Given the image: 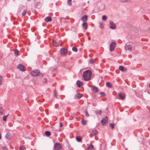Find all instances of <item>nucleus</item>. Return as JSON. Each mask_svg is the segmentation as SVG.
Segmentation results:
<instances>
[{
  "label": "nucleus",
  "mask_w": 150,
  "mask_h": 150,
  "mask_svg": "<svg viewBox=\"0 0 150 150\" xmlns=\"http://www.w3.org/2000/svg\"><path fill=\"white\" fill-rule=\"evenodd\" d=\"M92 73L90 70H88L84 72L83 74V77L85 81H88L91 79V76Z\"/></svg>",
  "instance_id": "f257e3e1"
},
{
  "label": "nucleus",
  "mask_w": 150,
  "mask_h": 150,
  "mask_svg": "<svg viewBox=\"0 0 150 150\" xmlns=\"http://www.w3.org/2000/svg\"><path fill=\"white\" fill-rule=\"evenodd\" d=\"M40 74V71L38 70H34L31 73V75L34 77L39 76Z\"/></svg>",
  "instance_id": "f03ea898"
},
{
  "label": "nucleus",
  "mask_w": 150,
  "mask_h": 150,
  "mask_svg": "<svg viewBox=\"0 0 150 150\" xmlns=\"http://www.w3.org/2000/svg\"><path fill=\"white\" fill-rule=\"evenodd\" d=\"M61 148V146L60 143H56L54 144V150H59Z\"/></svg>",
  "instance_id": "7ed1b4c3"
},
{
  "label": "nucleus",
  "mask_w": 150,
  "mask_h": 150,
  "mask_svg": "<svg viewBox=\"0 0 150 150\" xmlns=\"http://www.w3.org/2000/svg\"><path fill=\"white\" fill-rule=\"evenodd\" d=\"M60 52L62 55L65 56L67 54V49L65 48H62L60 50Z\"/></svg>",
  "instance_id": "20e7f679"
},
{
  "label": "nucleus",
  "mask_w": 150,
  "mask_h": 150,
  "mask_svg": "<svg viewBox=\"0 0 150 150\" xmlns=\"http://www.w3.org/2000/svg\"><path fill=\"white\" fill-rule=\"evenodd\" d=\"M101 122L102 124L103 125H105L108 122V118L107 117L105 116L104 118H103Z\"/></svg>",
  "instance_id": "39448f33"
},
{
  "label": "nucleus",
  "mask_w": 150,
  "mask_h": 150,
  "mask_svg": "<svg viewBox=\"0 0 150 150\" xmlns=\"http://www.w3.org/2000/svg\"><path fill=\"white\" fill-rule=\"evenodd\" d=\"M18 68L22 71H24L26 70V69L25 66L21 64H19L18 66Z\"/></svg>",
  "instance_id": "423d86ee"
},
{
  "label": "nucleus",
  "mask_w": 150,
  "mask_h": 150,
  "mask_svg": "<svg viewBox=\"0 0 150 150\" xmlns=\"http://www.w3.org/2000/svg\"><path fill=\"white\" fill-rule=\"evenodd\" d=\"M115 45V43L114 42H112L110 43V50L111 51H113L114 49Z\"/></svg>",
  "instance_id": "0eeeda50"
},
{
  "label": "nucleus",
  "mask_w": 150,
  "mask_h": 150,
  "mask_svg": "<svg viewBox=\"0 0 150 150\" xmlns=\"http://www.w3.org/2000/svg\"><path fill=\"white\" fill-rule=\"evenodd\" d=\"M110 27L111 29H114L116 28L115 25L112 21H109Z\"/></svg>",
  "instance_id": "6e6552de"
},
{
  "label": "nucleus",
  "mask_w": 150,
  "mask_h": 150,
  "mask_svg": "<svg viewBox=\"0 0 150 150\" xmlns=\"http://www.w3.org/2000/svg\"><path fill=\"white\" fill-rule=\"evenodd\" d=\"M119 99L122 100L124 99L125 98V95L123 93H119L118 94Z\"/></svg>",
  "instance_id": "1a4fd4ad"
},
{
  "label": "nucleus",
  "mask_w": 150,
  "mask_h": 150,
  "mask_svg": "<svg viewBox=\"0 0 150 150\" xmlns=\"http://www.w3.org/2000/svg\"><path fill=\"white\" fill-rule=\"evenodd\" d=\"M132 47L128 44H126L125 46V49L126 50H127L130 51L132 50Z\"/></svg>",
  "instance_id": "9d476101"
},
{
  "label": "nucleus",
  "mask_w": 150,
  "mask_h": 150,
  "mask_svg": "<svg viewBox=\"0 0 150 150\" xmlns=\"http://www.w3.org/2000/svg\"><path fill=\"white\" fill-rule=\"evenodd\" d=\"M82 95L80 93H76L74 96L75 99H79L82 97Z\"/></svg>",
  "instance_id": "9b49d317"
},
{
  "label": "nucleus",
  "mask_w": 150,
  "mask_h": 150,
  "mask_svg": "<svg viewBox=\"0 0 150 150\" xmlns=\"http://www.w3.org/2000/svg\"><path fill=\"white\" fill-rule=\"evenodd\" d=\"M81 20L83 22H86L87 20V16L86 15L83 16L81 17Z\"/></svg>",
  "instance_id": "f8f14e48"
},
{
  "label": "nucleus",
  "mask_w": 150,
  "mask_h": 150,
  "mask_svg": "<svg viewBox=\"0 0 150 150\" xmlns=\"http://www.w3.org/2000/svg\"><path fill=\"white\" fill-rule=\"evenodd\" d=\"M87 146L88 147V150H93L94 149L93 146L90 144H87Z\"/></svg>",
  "instance_id": "ddd939ff"
},
{
  "label": "nucleus",
  "mask_w": 150,
  "mask_h": 150,
  "mask_svg": "<svg viewBox=\"0 0 150 150\" xmlns=\"http://www.w3.org/2000/svg\"><path fill=\"white\" fill-rule=\"evenodd\" d=\"M52 43L53 45L56 47H57L59 46V44L57 41L55 40H53L52 41Z\"/></svg>",
  "instance_id": "4468645a"
},
{
  "label": "nucleus",
  "mask_w": 150,
  "mask_h": 150,
  "mask_svg": "<svg viewBox=\"0 0 150 150\" xmlns=\"http://www.w3.org/2000/svg\"><path fill=\"white\" fill-rule=\"evenodd\" d=\"M76 84L77 86L80 87L83 85V83L82 82L78 80L76 82Z\"/></svg>",
  "instance_id": "2eb2a0df"
},
{
  "label": "nucleus",
  "mask_w": 150,
  "mask_h": 150,
  "mask_svg": "<svg viewBox=\"0 0 150 150\" xmlns=\"http://www.w3.org/2000/svg\"><path fill=\"white\" fill-rule=\"evenodd\" d=\"M105 5L104 4H101L99 7V9L100 10H103L105 9Z\"/></svg>",
  "instance_id": "dca6fc26"
},
{
  "label": "nucleus",
  "mask_w": 150,
  "mask_h": 150,
  "mask_svg": "<svg viewBox=\"0 0 150 150\" xmlns=\"http://www.w3.org/2000/svg\"><path fill=\"white\" fill-rule=\"evenodd\" d=\"M45 21L46 22L50 21H52L51 18L50 17L48 16L46 17L45 19Z\"/></svg>",
  "instance_id": "f3484780"
},
{
  "label": "nucleus",
  "mask_w": 150,
  "mask_h": 150,
  "mask_svg": "<svg viewBox=\"0 0 150 150\" xmlns=\"http://www.w3.org/2000/svg\"><path fill=\"white\" fill-rule=\"evenodd\" d=\"M119 69L120 70L122 71H125L126 70V68H124L122 66H120Z\"/></svg>",
  "instance_id": "a211bd4d"
},
{
  "label": "nucleus",
  "mask_w": 150,
  "mask_h": 150,
  "mask_svg": "<svg viewBox=\"0 0 150 150\" xmlns=\"http://www.w3.org/2000/svg\"><path fill=\"white\" fill-rule=\"evenodd\" d=\"M5 137L7 139H10L11 137V134L10 133H7L5 136Z\"/></svg>",
  "instance_id": "6ab92c4d"
},
{
  "label": "nucleus",
  "mask_w": 150,
  "mask_h": 150,
  "mask_svg": "<svg viewBox=\"0 0 150 150\" xmlns=\"http://www.w3.org/2000/svg\"><path fill=\"white\" fill-rule=\"evenodd\" d=\"M92 90L93 91H94L95 92H97L98 90L97 88L95 86H94L92 88Z\"/></svg>",
  "instance_id": "aec40b11"
},
{
  "label": "nucleus",
  "mask_w": 150,
  "mask_h": 150,
  "mask_svg": "<svg viewBox=\"0 0 150 150\" xmlns=\"http://www.w3.org/2000/svg\"><path fill=\"white\" fill-rule=\"evenodd\" d=\"M82 25L83 26L85 29H87V25L86 22H83Z\"/></svg>",
  "instance_id": "412c9836"
},
{
  "label": "nucleus",
  "mask_w": 150,
  "mask_h": 150,
  "mask_svg": "<svg viewBox=\"0 0 150 150\" xmlns=\"http://www.w3.org/2000/svg\"><path fill=\"white\" fill-rule=\"evenodd\" d=\"M45 135L47 136H49L51 134V133L49 131H46L45 132Z\"/></svg>",
  "instance_id": "4be33fe9"
},
{
  "label": "nucleus",
  "mask_w": 150,
  "mask_h": 150,
  "mask_svg": "<svg viewBox=\"0 0 150 150\" xmlns=\"http://www.w3.org/2000/svg\"><path fill=\"white\" fill-rule=\"evenodd\" d=\"M106 86L109 88H110L112 87L111 84L109 82H107L106 83Z\"/></svg>",
  "instance_id": "5701e85b"
},
{
  "label": "nucleus",
  "mask_w": 150,
  "mask_h": 150,
  "mask_svg": "<svg viewBox=\"0 0 150 150\" xmlns=\"http://www.w3.org/2000/svg\"><path fill=\"white\" fill-rule=\"evenodd\" d=\"M0 148H1L2 150H7V148L6 146H2L0 145Z\"/></svg>",
  "instance_id": "b1692460"
},
{
  "label": "nucleus",
  "mask_w": 150,
  "mask_h": 150,
  "mask_svg": "<svg viewBox=\"0 0 150 150\" xmlns=\"http://www.w3.org/2000/svg\"><path fill=\"white\" fill-rule=\"evenodd\" d=\"M76 140L78 142H80L81 140V138L79 137H77L76 138Z\"/></svg>",
  "instance_id": "393cba45"
},
{
  "label": "nucleus",
  "mask_w": 150,
  "mask_h": 150,
  "mask_svg": "<svg viewBox=\"0 0 150 150\" xmlns=\"http://www.w3.org/2000/svg\"><path fill=\"white\" fill-rule=\"evenodd\" d=\"M101 110H98L96 111V114L97 115H100L101 114Z\"/></svg>",
  "instance_id": "a878e982"
},
{
  "label": "nucleus",
  "mask_w": 150,
  "mask_h": 150,
  "mask_svg": "<svg viewBox=\"0 0 150 150\" xmlns=\"http://www.w3.org/2000/svg\"><path fill=\"white\" fill-rule=\"evenodd\" d=\"M102 19L103 21H106L107 19V17L105 15H103L102 17Z\"/></svg>",
  "instance_id": "bb28decb"
},
{
  "label": "nucleus",
  "mask_w": 150,
  "mask_h": 150,
  "mask_svg": "<svg viewBox=\"0 0 150 150\" xmlns=\"http://www.w3.org/2000/svg\"><path fill=\"white\" fill-rule=\"evenodd\" d=\"M4 110L3 109L1 108H0V115H1L3 114V111Z\"/></svg>",
  "instance_id": "cd10ccee"
},
{
  "label": "nucleus",
  "mask_w": 150,
  "mask_h": 150,
  "mask_svg": "<svg viewBox=\"0 0 150 150\" xmlns=\"http://www.w3.org/2000/svg\"><path fill=\"white\" fill-rule=\"evenodd\" d=\"M84 115L86 117H88L89 116V115L88 112L86 111H84Z\"/></svg>",
  "instance_id": "c85d7f7f"
},
{
  "label": "nucleus",
  "mask_w": 150,
  "mask_h": 150,
  "mask_svg": "<svg viewBox=\"0 0 150 150\" xmlns=\"http://www.w3.org/2000/svg\"><path fill=\"white\" fill-rule=\"evenodd\" d=\"M81 122L83 125H85L86 124V121L84 120H81Z\"/></svg>",
  "instance_id": "c756f323"
},
{
  "label": "nucleus",
  "mask_w": 150,
  "mask_h": 150,
  "mask_svg": "<svg viewBox=\"0 0 150 150\" xmlns=\"http://www.w3.org/2000/svg\"><path fill=\"white\" fill-rule=\"evenodd\" d=\"M72 50L73 51L76 52L77 51V48L75 47H73L72 48Z\"/></svg>",
  "instance_id": "7c9ffc66"
},
{
  "label": "nucleus",
  "mask_w": 150,
  "mask_h": 150,
  "mask_svg": "<svg viewBox=\"0 0 150 150\" xmlns=\"http://www.w3.org/2000/svg\"><path fill=\"white\" fill-rule=\"evenodd\" d=\"M27 11L26 10H25L23 11L22 13V15H23V16H24L27 13Z\"/></svg>",
  "instance_id": "2f4dec72"
},
{
  "label": "nucleus",
  "mask_w": 150,
  "mask_h": 150,
  "mask_svg": "<svg viewBox=\"0 0 150 150\" xmlns=\"http://www.w3.org/2000/svg\"><path fill=\"white\" fill-rule=\"evenodd\" d=\"M93 133L94 134L96 135L98 133V131L96 130H94L92 131Z\"/></svg>",
  "instance_id": "473e14b6"
},
{
  "label": "nucleus",
  "mask_w": 150,
  "mask_h": 150,
  "mask_svg": "<svg viewBox=\"0 0 150 150\" xmlns=\"http://www.w3.org/2000/svg\"><path fill=\"white\" fill-rule=\"evenodd\" d=\"M8 115V114L6 116H4L3 117V120L5 121L6 120V117Z\"/></svg>",
  "instance_id": "72a5a7b5"
},
{
  "label": "nucleus",
  "mask_w": 150,
  "mask_h": 150,
  "mask_svg": "<svg viewBox=\"0 0 150 150\" xmlns=\"http://www.w3.org/2000/svg\"><path fill=\"white\" fill-rule=\"evenodd\" d=\"M71 0H69L68 1L67 4H68L70 6H71Z\"/></svg>",
  "instance_id": "f704fd0d"
},
{
  "label": "nucleus",
  "mask_w": 150,
  "mask_h": 150,
  "mask_svg": "<svg viewBox=\"0 0 150 150\" xmlns=\"http://www.w3.org/2000/svg\"><path fill=\"white\" fill-rule=\"evenodd\" d=\"M18 51L17 49H15L14 50V53L16 55V56H18Z\"/></svg>",
  "instance_id": "c9c22d12"
},
{
  "label": "nucleus",
  "mask_w": 150,
  "mask_h": 150,
  "mask_svg": "<svg viewBox=\"0 0 150 150\" xmlns=\"http://www.w3.org/2000/svg\"><path fill=\"white\" fill-rule=\"evenodd\" d=\"M25 148L24 147L22 146H21L20 147V150H24Z\"/></svg>",
  "instance_id": "e433bc0d"
},
{
  "label": "nucleus",
  "mask_w": 150,
  "mask_h": 150,
  "mask_svg": "<svg viewBox=\"0 0 150 150\" xmlns=\"http://www.w3.org/2000/svg\"><path fill=\"white\" fill-rule=\"evenodd\" d=\"M90 62L91 64H93L94 63V60L93 59H90Z\"/></svg>",
  "instance_id": "4c0bfd02"
},
{
  "label": "nucleus",
  "mask_w": 150,
  "mask_h": 150,
  "mask_svg": "<svg viewBox=\"0 0 150 150\" xmlns=\"http://www.w3.org/2000/svg\"><path fill=\"white\" fill-rule=\"evenodd\" d=\"M3 79V77L2 76H0V85L1 84V82Z\"/></svg>",
  "instance_id": "58836bf2"
},
{
  "label": "nucleus",
  "mask_w": 150,
  "mask_h": 150,
  "mask_svg": "<svg viewBox=\"0 0 150 150\" xmlns=\"http://www.w3.org/2000/svg\"><path fill=\"white\" fill-rule=\"evenodd\" d=\"M100 94L101 96H105V93L104 92H100Z\"/></svg>",
  "instance_id": "ea45409f"
},
{
  "label": "nucleus",
  "mask_w": 150,
  "mask_h": 150,
  "mask_svg": "<svg viewBox=\"0 0 150 150\" xmlns=\"http://www.w3.org/2000/svg\"><path fill=\"white\" fill-rule=\"evenodd\" d=\"M110 126L112 128H113L114 127V124L110 123Z\"/></svg>",
  "instance_id": "a19ab883"
},
{
  "label": "nucleus",
  "mask_w": 150,
  "mask_h": 150,
  "mask_svg": "<svg viewBox=\"0 0 150 150\" xmlns=\"http://www.w3.org/2000/svg\"><path fill=\"white\" fill-rule=\"evenodd\" d=\"M119 1L121 2H126V0H119Z\"/></svg>",
  "instance_id": "79ce46f5"
},
{
  "label": "nucleus",
  "mask_w": 150,
  "mask_h": 150,
  "mask_svg": "<svg viewBox=\"0 0 150 150\" xmlns=\"http://www.w3.org/2000/svg\"><path fill=\"white\" fill-rule=\"evenodd\" d=\"M43 82H45V83H46L47 82V80L46 79H43Z\"/></svg>",
  "instance_id": "37998d69"
},
{
  "label": "nucleus",
  "mask_w": 150,
  "mask_h": 150,
  "mask_svg": "<svg viewBox=\"0 0 150 150\" xmlns=\"http://www.w3.org/2000/svg\"><path fill=\"white\" fill-rule=\"evenodd\" d=\"M63 126V124L61 122H60V127H62Z\"/></svg>",
  "instance_id": "c03bdc74"
},
{
  "label": "nucleus",
  "mask_w": 150,
  "mask_h": 150,
  "mask_svg": "<svg viewBox=\"0 0 150 150\" xmlns=\"http://www.w3.org/2000/svg\"><path fill=\"white\" fill-rule=\"evenodd\" d=\"M103 148H105V146H106V144H105V143H104V144H103Z\"/></svg>",
  "instance_id": "a18cd8bd"
},
{
  "label": "nucleus",
  "mask_w": 150,
  "mask_h": 150,
  "mask_svg": "<svg viewBox=\"0 0 150 150\" xmlns=\"http://www.w3.org/2000/svg\"><path fill=\"white\" fill-rule=\"evenodd\" d=\"M148 31L150 32V27L149 28Z\"/></svg>",
  "instance_id": "49530a36"
},
{
  "label": "nucleus",
  "mask_w": 150,
  "mask_h": 150,
  "mask_svg": "<svg viewBox=\"0 0 150 150\" xmlns=\"http://www.w3.org/2000/svg\"><path fill=\"white\" fill-rule=\"evenodd\" d=\"M88 40H90V37H89V38H88Z\"/></svg>",
  "instance_id": "de8ad7c7"
},
{
  "label": "nucleus",
  "mask_w": 150,
  "mask_h": 150,
  "mask_svg": "<svg viewBox=\"0 0 150 150\" xmlns=\"http://www.w3.org/2000/svg\"><path fill=\"white\" fill-rule=\"evenodd\" d=\"M54 96H56V94H55V92H54Z\"/></svg>",
  "instance_id": "09e8293b"
},
{
  "label": "nucleus",
  "mask_w": 150,
  "mask_h": 150,
  "mask_svg": "<svg viewBox=\"0 0 150 150\" xmlns=\"http://www.w3.org/2000/svg\"><path fill=\"white\" fill-rule=\"evenodd\" d=\"M1 134H0V139H1Z\"/></svg>",
  "instance_id": "8fccbe9b"
},
{
  "label": "nucleus",
  "mask_w": 150,
  "mask_h": 150,
  "mask_svg": "<svg viewBox=\"0 0 150 150\" xmlns=\"http://www.w3.org/2000/svg\"><path fill=\"white\" fill-rule=\"evenodd\" d=\"M87 3H89V1H87Z\"/></svg>",
  "instance_id": "3c124183"
},
{
  "label": "nucleus",
  "mask_w": 150,
  "mask_h": 150,
  "mask_svg": "<svg viewBox=\"0 0 150 150\" xmlns=\"http://www.w3.org/2000/svg\"><path fill=\"white\" fill-rule=\"evenodd\" d=\"M27 1H30V0H27Z\"/></svg>",
  "instance_id": "603ef678"
},
{
  "label": "nucleus",
  "mask_w": 150,
  "mask_h": 150,
  "mask_svg": "<svg viewBox=\"0 0 150 150\" xmlns=\"http://www.w3.org/2000/svg\"><path fill=\"white\" fill-rule=\"evenodd\" d=\"M149 112H150V110L149 111Z\"/></svg>",
  "instance_id": "864d4df0"
}]
</instances>
